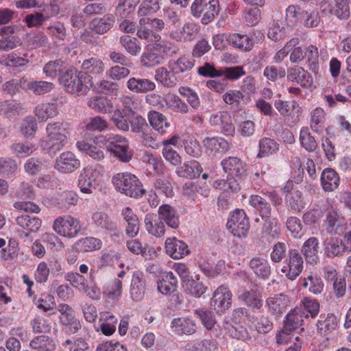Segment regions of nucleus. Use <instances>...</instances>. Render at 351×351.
Returning <instances> with one entry per match:
<instances>
[{
    "label": "nucleus",
    "mask_w": 351,
    "mask_h": 351,
    "mask_svg": "<svg viewBox=\"0 0 351 351\" xmlns=\"http://www.w3.org/2000/svg\"><path fill=\"white\" fill-rule=\"evenodd\" d=\"M303 269L304 260L300 252L297 249H289L281 272L285 274L288 280H294L301 274Z\"/></svg>",
    "instance_id": "nucleus-5"
},
{
    "label": "nucleus",
    "mask_w": 351,
    "mask_h": 351,
    "mask_svg": "<svg viewBox=\"0 0 351 351\" xmlns=\"http://www.w3.org/2000/svg\"><path fill=\"white\" fill-rule=\"evenodd\" d=\"M227 229L239 238L246 237L250 230L249 218L243 209L237 208L230 213Z\"/></svg>",
    "instance_id": "nucleus-4"
},
{
    "label": "nucleus",
    "mask_w": 351,
    "mask_h": 351,
    "mask_svg": "<svg viewBox=\"0 0 351 351\" xmlns=\"http://www.w3.org/2000/svg\"><path fill=\"white\" fill-rule=\"evenodd\" d=\"M130 127L131 131L134 133H144L147 132L148 124L145 118L136 114L132 110V113L130 114Z\"/></svg>",
    "instance_id": "nucleus-53"
},
{
    "label": "nucleus",
    "mask_w": 351,
    "mask_h": 351,
    "mask_svg": "<svg viewBox=\"0 0 351 351\" xmlns=\"http://www.w3.org/2000/svg\"><path fill=\"white\" fill-rule=\"evenodd\" d=\"M145 278L143 273H134L130 286V295L134 301H141L145 295Z\"/></svg>",
    "instance_id": "nucleus-21"
},
{
    "label": "nucleus",
    "mask_w": 351,
    "mask_h": 351,
    "mask_svg": "<svg viewBox=\"0 0 351 351\" xmlns=\"http://www.w3.org/2000/svg\"><path fill=\"white\" fill-rule=\"evenodd\" d=\"M101 244V241L97 238L86 237L76 241L72 248L77 252H91L99 249Z\"/></svg>",
    "instance_id": "nucleus-34"
},
{
    "label": "nucleus",
    "mask_w": 351,
    "mask_h": 351,
    "mask_svg": "<svg viewBox=\"0 0 351 351\" xmlns=\"http://www.w3.org/2000/svg\"><path fill=\"white\" fill-rule=\"evenodd\" d=\"M232 296V294L229 289L225 285H221L214 292L210 300V306L217 313H223L230 307Z\"/></svg>",
    "instance_id": "nucleus-8"
},
{
    "label": "nucleus",
    "mask_w": 351,
    "mask_h": 351,
    "mask_svg": "<svg viewBox=\"0 0 351 351\" xmlns=\"http://www.w3.org/2000/svg\"><path fill=\"white\" fill-rule=\"evenodd\" d=\"M203 171L200 163L196 160H191L184 163L182 166L178 167L176 173L180 177L194 179L199 176Z\"/></svg>",
    "instance_id": "nucleus-26"
},
{
    "label": "nucleus",
    "mask_w": 351,
    "mask_h": 351,
    "mask_svg": "<svg viewBox=\"0 0 351 351\" xmlns=\"http://www.w3.org/2000/svg\"><path fill=\"white\" fill-rule=\"evenodd\" d=\"M136 30L137 36L140 39L146 40L147 43H151L152 42L160 41L161 38L158 34L144 24L142 19L139 21Z\"/></svg>",
    "instance_id": "nucleus-45"
},
{
    "label": "nucleus",
    "mask_w": 351,
    "mask_h": 351,
    "mask_svg": "<svg viewBox=\"0 0 351 351\" xmlns=\"http://www.w3.org/2000/svg\"><path fill=\"white\" fill-rule=\"evenodd\" d=\"M170 66L176 73H182L192 69L194 66V60L185 56L180 57L176 61L170 62Z\"/></svg>",
    "instance_id": "nucleus-57"
},
{
    "label": "nucleus",
    "mask_w": 351,
    "mask_h": 351,
    "mask_svg": "<svg viewBox=\"0 0 351 351\" xmlns=\"http://www.w3.org/2000/svg\"><path fill=\"white\" fill-rule=\"evenodd\" d=\"M80 166V161L71 152L62 153L56 159L54 168L63 173L73 172Z\"/></svg>",
    "instance_id": "nucleus-11"
},
{
    "label": "nucleus",
    "mask_w": 351,
    "mask_h": 351,
    "mask_svg": "<svg viewBox=\"0 0 351 351\" xmlns=\"http://www.w3.org/2000/svg\"><path fill=\"white\" fill-rule=\"evenodd\" d=\"M206 12L204 14L201 22L204 24H208L213 21L216 16L218 15L219 12V3L218 0H210L208 2V6L205 9Z\"/></svg>",
    "instance_id": "nucleus-60"
},
{
    "label": "nucleus",
    "mask_w": 351,
    "mask_h": 351,
    "mask_svg": "<svg viewBox=\"0 0 351 351\" xmlns=\"http://www.w3.org/2000/svg\"><path fill=\"white\" fill-rule=\"evenodd\" d=\"M112 182L117 191L131 197L136 198L146 192L139 179L130 172L125 171L114 175Z\"/></svg>",
    "instance_id": "nucleus-3"
},
{
    "label": "nucleus",
    "mask_w": 351,
    "mask_h": 351,
    "mask_svg": "<svg viewBox=\"0 0 351 351\" xmlns=\"http://www.w3.org/2000/svg\"><path fill=\"white\" fill-rule=\"evenodd\" d=\"M210 123L213 126L220 127L221 132L226 135H232L234 132L235 128L232 123L230 115L227 112L220 111L211 114Z\"/></svg>",
    "instance_id": "nucleus-15"
},
{
    "label": "nucleus",
    "mask_w": 351,
    "mask_h": 351,
    "mask_svg": "<svg viewBox=\"0 0 351 351\" xmlns=\"http://www.w3.org/2000/svg\"><path fill=\"white\" fill-rule=\"evenodd\" d=\"M176 74L173 71H168L165 67H160L156 70L154 77L156 80L160 82L163 86L173 87L177 82Z\"/></svg>",
    "instance_id": "nucleus-41"
},
{
    "label": "nucleus",
    "mask_w": 351,
    "mask_h": 351,
    "mask_svg": "<svg viewBox=\"0 0 351 351\" xmlns=\"http://www.w3.org/2000/svg\"><path fill=\"white\" fill-rule=\"evenodd\" d=\"M114 23V16L112 14L104 15L102 18L93 21V30L98 34H104L112 28Z\"/></svg>",
    "instance_id": "nucleus-37"
},
{
    "label": "nucleus",
    "mask_w": 351,
    "mask_h": 351,
    "mask_svg": "<svg viewBox=\"0 0 351 351\" xmlns=\"http://www.w3.org/2000/svg\"><path fill=\"white\" fill-rule=\"evenodd\" d=\"M81 69L80 72H85L89 76L99 75L104 71V63L98 58H90L82 62Z\"/></svg>",
    "instance_id": "nucleus-33"
},
{
    "label": "nucleus",
    "mask_w": 351,
    "mask_h": 351,
    "mask_svg": "<svg viewBox=\"0 0 351 351\" xmlns=\"http://www.w3.org/2000/svg\"><path fill=\"white\" fill-rule=\"evenodd\" d=\"M247 306L258 310L263 306L262 295L257 289L244 291L239 297Z\"/></svg>",
    "instance_id": "nucleus-28"
},
{
    "label": "nucleus",
    "mask_w": 351,
    "mask_h": 351,
    "mask_svg": "<svg viewBox=\"0 0 351 351\" xmlns=\"http://www.w3.org/2000/svg\"><path fill=\"white\" fill-rule=\"evenodd\" d=\"M97 173L92 169H85L84 173L82 174L78 180V186L81 191L84 193H93L99 186L96 176Z\"/></svg>",
    "instance_id": "nucleus-16"
},
{
    "label": "nucleus",
    "mask_w": 351,
    "mask_h": 351,
    "mask_svg": "<svg viewBox=\"0 0 351 351\" xmlns=\"http://www.w3.org/2000/svg\"><path fill=\"white\" fill-rule=\"evenodd\" d=\"M38 129L37 123L32 117H26L21 128L22 134L27 138H32Z\"/></svg>",
    "instance_id": "nucleus-64"
},
{
    "label": "nucleus",
    "mask_w": 351,
    "mask_h": 351,
    "mask_svg": "<svg viewBox=\"0 0 351 351\" xmlns=\"http://www.w3.org/2000/svg\"><path fill=\"white\" fill-rule=\"evenodd\" d=\"M171 326L178 335H191L196 332L195 321L187 317H178L172 320Z\"/></svg>",
    "instance_id": "nucleus-20"
},
{
    "label": "nucleus",
    "mask_w": 351,
    "mask_h": 351,
    "mask_svg": "<svg viewBox=\"0 0 351 351\" xmlns=\"http://www.w3.org/2000/svg\"><path fill=\"white\" fill-rule=\"evenodd\" d=\"M346 252L347 247L341 239L330 237L326 239L324 242V254L327 258L341 257Z\"/></svg>",
    "instance_id": "nucleus-13"
},
{
    "label": "nucleus",
    "mask_w": 351,
    "mask_h": 351,
    "mask_svg": "<svg viewBox=\"0 0 351 351\" xmlns=\"http://www.w3.org/2000/svg\"><path fill=\"white\" fill-rule=\"evenodd\" d=\"M68 66H64L63 62L60 60L50 61L45 65L43 72L51 78H54L58 75V82H60L62 73Z\"/></svg>",
    "instance_id": "nucleus-47"
},
{
    "label": "nucleus",
    "mask_w": 351,
    "mask_h": 351,
    "mask_svg": "<svg viewBox=\"0 0 351 351\" xmlns=\"http://www.w3.org/2000/svg\"><path fill=\"white\" fill-rule=\"evenodd\" d=\"M53 228L59 234L72 238L77 235L82 226L79 219L68 215L57 218Z\"/></svg>",
    "instance_id": "nucleus-7"
},
{
    "label": "nucleus",
    "mask_w": 351,
    "mask_h": 351,
    "mask_svg": "<svg viewBox=\"0 0 351 351\" xmlns=\"http://www.w3.org/2000/svg\"><path fill=\"white\" fill-rule=\"evenodd\" d=\"M300 312V310L295 309L286 315L282 328L285 331L291 333L302 325L304 320Z\"/></svg>",
    "instance_id": "nucleus-39"
},
{
    "label": "nucleus",
    "mask_w": 351,
    "mask_h": 351,
    "mask_svg": "<svg viewBox=\"0 0 351 351\" xmlns=\"http://www.w3.org/2000/svg\"><path fill=\"white\" fill-rule=\"evenodd\" d=\"M127 87L131 91L136 93H146L154 90L156 84L153 81L147 78L132 77L127 82Z\"/></svg>",
    "instance_id": "nucleus-23"
},
{
    "label": "nucleus",
    "mask_w": 351,
    "mask_h": 351,
    "mask_svg": "<svg viewBox=\"0 0 351 351\" xmlns=\"http://www.w3.org/2000/svg\"><path fill=\"white\" fill-rule=\"evenodd\" d=\"M186 293L195 298H200L208 289L202 282H197L191 278L182 285Z\"/></svg>",
    "instance_id": "nucleus-50"
},
{
    "label": "nucleus",
    "mask_w": 351,
    "mask_h": 351,
    "mask_svg": "<svg viewBox=\"0 0 351 351\" xmlns=\"http://www.w3.org/2000/svg\"><path fill=\"white\" fill-rule=\"evenodd\" d=\"M288 298L286 295L280 293L272 298H269L267 300L268 306L273 314H282L285 311Z\"/></svg>",
    "instance_id": "nucleus-40"
},
{
    "label": "nucleus",
    "mask_w": 351,
    "mask_h": 351,
    "mask_svg": "<svg viewBox=\"0 0 351 351\" xmlns=\"http://www.w3.org/2000/svg\"><path fill=\"white\" fill-rule=\"evenodd\" d=\"M131 108L117 109L111 115L110 121L118 130L128 132L130 129Z\"/></svg>",
    "instance_id": "nucleus-22"
},
{
    "label": "nucleus",
    "mask_w": 351,
    "mask_h": 351,
    "mask_svg": "<svg viewBox=\"0 0 351 351\" xmlns=\"http://www.w3.org/2000/svg\"><path fill=\"white\" fill-rule=\"evenodd\" d=\"M107 150L123 162H128L133 156V151L129 147L128 139L116 136L108 141Z\"/></svg>",
    "instance_id": "nucleus-6"
},
{
    "label": "nucleus",
    "mask_w": 351,
    "mask_h": 351,
    "mask_svg": "<svg viewBox=\"0 0 351 351\" xmlns=\"http://www.w3.org/2000/svg\"><path fill=\"white\" fill-rule=\"evenodd\" d=\"M88 106L98 112L107 113L111 111L113 106L106 97H95L88 102Z\"/></svg>",
    "instance_id": "nucleus-51"
},
{
    "label": "nucleus",
    "mask_w": 351,
    "mask_h": 351,
    "mask_svg": "<svg viewBox=\"0 0 351 351\" xmlns=\"http://www.w3.org/2000/svg\"><path fill=\"white\" fill-rule=\"evenodd\" d=\"M54 88V84L46 81L28 82V90L34 94L41 95L51 92Z\"/></svg>",
    "instance_id": "nucleus-58"
},
{
    "label": "nucleus",
    "mask_w": 351,
    "mask_h": 351,
    "mask_svg": "<svg viewBox=\"0 0 351 351\" xmlns=\"http://www.w3.org/2000/svg\"><path fill=\"white\" fill-rule=\"evenodd\" d=\"M26 90H28V81L25 77L12 79L2 85L3 93L11 97Z\"/></svg>",
    "instance_id": "nucleus-27"
},
{
    "label": "nucleus",
    "mask_w": 351,
    "mask_h": 351,
    "mask_svg": "<svg viewBox=\"0 0 351 351\" xmlns=\"http://www.w3.org/2000/svg\"><path fill=\"white\" fill-rule=\"evenodd\" d=\"M165 250L168 255L174 259H180L190 254L188 245L176 237L167 239Z\"/></svg>",
    "instance_id": "nucleus-14"
},
{
    "label": "nucleus",
    "mask_w": 351,
    "mask_h": 351,
    "mask_svg": "<svg viewBox=\"0 0 351 351\" xmlns=\"http://www.w3.org/2000/svg\"><path fill=\"white\" fill-rule=\"evenodd\" d=\"M32 348L38 350L51 351L55 348L53 339L49 336L40 335L34 337L30 342Z\"/></svg>",
    "instance_id": "nucleus-49"
},
{
    "label": "nucleus",
    "mask_w": 351,
    "mask_h": 351,
    "mask_svg": "<svg viewBox=\"0 0 351 351\" xmlns=\"http://www.w3.org/2000/svg\"><path fill=\"white\" fill-rule=\"evenodd\" d=\"M285 203L288 208L298 213L301 212L305 207L302 192L298 190L294 191L291 193L286 194Z\"/></svg>",
    "instance_id": "nucleus-46"
},
{
    "label": "nucleus",
    "mask_w": 351,
    "mask_h": 351,
    "mask_svg": "<svg viewBox=\"0 0 351 351\" xmlns=\"http://www.w3.org/2000/svg\"><path fill=\"white\" fill-rule=\"evenodd\" d=\"M250 267L257 277L263 280H267L271 274V266L268 261L258 256L251 259Z\"/></svg>",
    "instance_id": "nucleus-25"
},
{
    "label": "nucleus",
    "mask_w": 351,
    "mask_h": 351,
    "mask_svg": "<svg viewBox=\"0 0 351 351\" xmlns=\"http://www.w3.org/2000/svg\"><path fill=\"white\" fill-rule=\"evenodd\" d=\"M146 50L147 51L144 52L141 57V62L145 66H154L164 62L165 57L152 51L149 47H147Z\"/></svg>",
    "instance_id": "nucleus-54"
},
{
    "label": "nucleus",
    "mask_w": 351,
    "mask_h": 351,
    "mask_svg": "<svg viewBox=\"0 0 351 351\" xmlns=\"http://www.w3.org/2000/svg\"><path fill=\"white\" fill-rule=\"evenodd\" d=\"M327 232L330 234L337 233L345 223V219L335 211L328 212L325 220Z\"/></svg>",
    "instance_id": "nucleus-42"
},
{
    "label": "nucleus",
    "mask_w": 351,
    "mask_h": 351,
    "mask_svg": "<svg viewBox=\"0 0 351 351\" xmlns=\"http://www.w3.org/2000/svg\"><path fill=\"white\" fill-rule=\"evenodd\" d=\"M121 215L128 223L125 230L126 234L132 238L136 237L139 231L140 223L138 218L130 207L123 208Z\"/></svg>",
    "instance_id": "nucleus-30"
},
{
    "label": "nucleus",
    "mask_w": 351,
    "mask_h": 351,
    "mask_svg": "<svg viewBox=\"0 0 351 351\" xmlns=\"http://www.w3.org/2000/svg\"><path fill=\"white\" fill-rule=\"evenodd\" d=\"M279 144L273 138L263 137L259 141L258 157L263 158L273 155L279 150Z\"/></svg>",
    "instance_id": "nucleus-36"
},
{
    "label": "nucleus",
    "mask_w": 351,
    "mask_h": 351,
    "mask_svg": "<svg viewBox=\"0 0 351 351\" xmlns=\"http://www.w3.org/2000/svg\"><path fill=\"white\" fill-rule=\"evenodd\" d=\"M140 1L141 0H119L115 8L116 13L121 17H127L134 12Z\"/></svg>",
    "instance_id": "nucleus-55"
},
{
    "label": "nucleus",
    "mask_w": 351,
    "mask_h": 351,
    "mask_svg": "<svg viewBox=\"0 0 351 351\" xmlns=\"http://www.w3.org/2000/svg\"><path fill=\"white\" fill-rule=\"evenodd\" d=\"M304 60L308 63L309 69L317 75L319 72V53L317 48L314 45L304 47Z\"/></svg>",
    "instance_id": "nucleus-38"
},
{
    "label": "nucleus",
    "mask_w": 351,
    "mask_h": 351,
    "mask_svg": "<svg viewBox=\"0 0 351 351\" xmlns=\"http://www.w3.org/2000/svg\"><path fill=\"white\" fill-rule=\"evenodd\" d=\"M249 204L253 208L254 212L260 215L262 219L271 217V208L265 197L258 195H252L249 198Z\"/></svg>",
    "instance_id": "nucleus-18"
},
{
    "label": "nucleus",
    "mask_w": 351,
    "mask_h": 351,
    "mask_svg": "<svg viewBox=\"0 0 351 351\" xmlns=\"http://www.w3.org/2000/svg\"><path fill=\"white\" fill-rule=\"evenodd\" d=\"M320 181L324 191L332 192L339 187L340 178L335 169L326 168L321 174Z\"/></svg>",
    "instance_id": "nucleus-19"
},
{
    "label": "nucleus",
    "mask_w": 351,
    "mask_h": 351,
    "mask_svg": "<svg viewBox=\"0 0 351 351\" xmlns=\"http://www.w3.org/2000/svg\"><path fill=\"white\" fill-rule=\"evenodd\" d=\"M268 38L275 42L284 40L287 37V28L279 22H274L267 33Z\"/></svg>",
    "instance_id": "nucleus-59"
},
{
    "label": "nucleus",
    "mask_w": 351,
    "mask_h": 351,
    "mask_svg": "<svg viewBox=\"0 0 351 351\" xmlns=\"http://www.w3.org/2000/svg\"><path fill=\"white\" fill-rule=\"evenodd\" d=\"M337 324V318L333 313L321 315L317 323V332L321 335H326L328 332L335 330Z\"/></svg>",
    "instance_id": "nucleus-31"
},
{
    "label": "nucleus",
    "mask_w": 351,
    "mask_h": 351,
    "mask_svg": "<svg viewBox=\"0 0 351 351\" xmlns=\"http://www.w3.org/2000/svg\"><path fill=\"white\" fill-rule=\"evenodd\" d=\"M145 224L147 232L156 237L165 234V225L160 217L154 213H147L145 217Z\"/></svg>",
    "instance_id": "nucleus-24"
},
{
    "label": "nucleus",
    "mask_w": 351,
    "mask_h": 351,
    "mask_svg": "<svg viewBox=\"0 0 351 351\" xmlns=\"http://www.w3.org/2000/svg\"><path fill=\"white\" fill-rule=\"evenodd\" d=\"M0 51H8L21 44V39L15 34L12 26H5L0 28Z\"/></svg>",
    "instance_id": "nucleus-12"
},
{
    "label": "nucleus",
    "mask_w": 351,
    "mask_h": 351,
    "mask_svg": "<svg viewBox=\"0 0 351 351\" xmlns=\"http://www.w3.org/2000/svg\"><path fill=\"white\" fill-rule=\"evenodd\" d=\"M228 40L229 45L244 51H250L254 47V39L247 34H230Z\"/></svg>",
    "instance_id": "nucleus-32"
},
{
    "label": "nucleus",
    "mask_w": 351,
    "mask_h": 351,
    "mask_svg": "<svg viewBox=\"0 0 351 351\" xmlns=\"http://www.w3.org/2000/svg\"><path fill=\"white\" fill-rule=\"evenodd\" d=\"M47 137L40 141V145L51 156H55L67 143L68 130L66 124L61 123H49L47 128Z\"/></svg>",
    "instance_id": "nucleus-2"
},
{
    "label": "nucleus",
    "mask_w": 351,
    "mask_h": 351,
    "mask_svg": "<svg viewBox=\"0 0 351 351\" xmlns=\"http://www.w3.org/2000/svg\"><path fill=\"white\" fill-rule=\"evenodd\" d=\"M289 244L285 242H278L274 246L270 254L271 260L278 263L287 258V252Z\"/></svg>",
    "instance_id": "nucleus-61"
},
{
    "label": "nucleus",
    "mask_w": 351,
    "mask_h": 351,
    "mask_svg": "<svg viewBox=\"0 0 351 351\" xmlns=\"http://www.w3.org/2000/svg\"><path fill=\"white\" fill-rule=\"evenodd\" d=\"M160 220L170 228L176 229L180 225V216L176 209L169 204H163L158 208Z\"/></svg>",
    "instance_id": "nucleus-17"
},
{
    "label": "nucleus",
    "mask_w": 351,
    "mask_h": 351,
    "mask_svg": "<svg viewBox=\"0 0 351 351\" xmlns=\"http://www.w3.org/2000/svg\"><path fill=\"white\" fill-rule=\"evenodd\" d=\"M300 141L301 145L308 152H313L317 147V143L308 128H302L300 130Z\"/></svg>",
    "instance_id": "nucleus-56"
},
{
    "label": "nucleus",
    "mask_w": 351,
    "mask_h": 351,
    "mask_svg": "<svg viewBox=\"0 0 351 351\" xmlns=\"http://www.w3.org/2000/svg\"><path fill=\"white\" fill-rule=\"evenodd\" d=\"M60 84L66 92L71 95L84 96L93 86V77L85 72H80L75 67L69 66L62 73Z\"/></svg>",
    "instance_id": "nucleus-1"
},
{
    "label": "nucleus",
    "mask_w": 351,
    "mask_h": 351,
    "mask_svg": "<svg viewBox=\"0 0 351 351\" xmlns=\"http://www.w3.org/2000/svg\"><path fill=\"white\" fill-rule=\"evenodd\" d=\"M119 43L127 52L134 56H137L141 50L138 40L134 37L122 36L119 38Z\"/></svg>",
    "instance_id": "nucleus-52"
},
{
    "label": "nucleus",
    "mask_w": 351,
    "mask_h": 351,
    "mask_svg": "<svg viewBox=\"0 0 351 351\" xmlns=\"http://www.w3.org/2000/svg\"><path fill=\"white\" fill-rule=\"evenodd\" d=\"M148 119L153 128L161 134L166 133L167 128L170 127V123L167 121L166 117L159 112L150 111L148 113Z\"/></svg>",
    "instance_id": "nucleus-35"
},
{
    "label": "nucleus",
    "mask_w": 351,
    "mask_h": 351,
    "mask_svg": "<svg viewBox=\"0 0 351 351\" xmlns=\"http://www.w3.org/2000/svg\"><path fill=\"white\" fill-rule=\"evenodd\" d=\"M329 12L339 20L348 19L350 16L349 1L335 0V4L330 8Z\"/></svg>",
    "instance_id": "nucleus-43"
},
{
    "label": "nucleus",
    "mask_w": 351,
    "mask_h": 351,
    "mask_svg": "<svg viewBox=\"0 0 351 351\" xmlns=\"http://www.w3.org/2000/svg\"><path fill=\"white\" fill-rule=\"evenodd\" d=\"M223 169L228 176L242 179L247 176V165L237 157H228L221 161Z\"/></svg>",
    "instance_id": "nucleus-10"
},
{
    "label": "nucleus",
    "mask_w": 351,
    "mask_h": 351,
    "mask_svg": "<svg viewBox=\"0 0 351 351\" xmlns=\"http://www.w3.org/2000/svg\"><path fill=\"white\" fill-rule=\"evenodd\" d=\"M302 251L306 261L311 264L316 263L319 256V240L316 237H310L303 244Z\"/></svg>",
    "instance_id": "nucleus-29"
},
{
    "label": "nucleus",
    "mask_w": 351,
    "mask_h": 351,
    "mask_svg": "<svg viewBox=\"0 0 351 351\" xmlns=\"http://www.w3.org/2000/svg\"><path fill=\"white\" fill-rule=\"evenodd\" d=\"M16 221L19 226L33 232H36L39 230L42 223L39 218L31 217L27 214L17 217Z\"/></svg>",
    "instance_id": "nucleus-44"
},
{
    "label": "nucleus",
    "mask_w": 351,
    "mask_h": 351,
    "mask_svg": "<svg viewBox=\"0 0 351 351\" xmlns=\"http://www.w3.org/2000/svg\"><path fill=\"white\" fill-rule=\"evenodd\" d=\"M195 315L201 320L202 325L210 330L217 323L216 317L213 311L206 308H197L195 311Z\"/></svg>",
    "instance_id": "nucleus-48"
},
{
    "label": "nucleus",
    "mask_w": 351,
    "mask_h": 351,
    "mask_svg": "<svg viewBox=\"0 0 351 351\" xmlns=\"http://www.w3.org/2000/svg\"><path fill=\"white\" fill-rule=\"evenodd\" d=\"M66 280L69 281L71 285L77 288L80 291L86 293L87 289V280L81 274L75 273H68L66 276Z\"/></svg>",
    "instance_id": "nucleus-62"
},
{
    "label": "nucleus",
    "mask_w": 351,
    "mask_h": 351,
    "mask_svg": "<svg viewBox=\"0 0 351 351\" xmlns=\"http://www.w3.org/2000/svg\"><path fill=\"white\" fill-rule=\"evenodd\" d=\"M202 145L205 148L207 155L212 158L221 155L230 149L228 142L224 138L218 136L204 138L202 141Z\"/></svg>",
    "instance_id": "nucleus-9"
},
{
    "label": "nucleus",
    "mask_w": 351,
    "mask_h": 351,
    "mask_svg": "<svg viewBox=\"0 0 351 351\" xmlns=\"http://www.w3.org/2000/svg\"><path fill=\"white\" fill-rule=\"evenodd\" d=\"M84 128L86 131L100 132L108 128V123L101 117L95 116L87 120Z\"/></svg>",
    "instance_id": "nucleus-63"
}]
</instances>
